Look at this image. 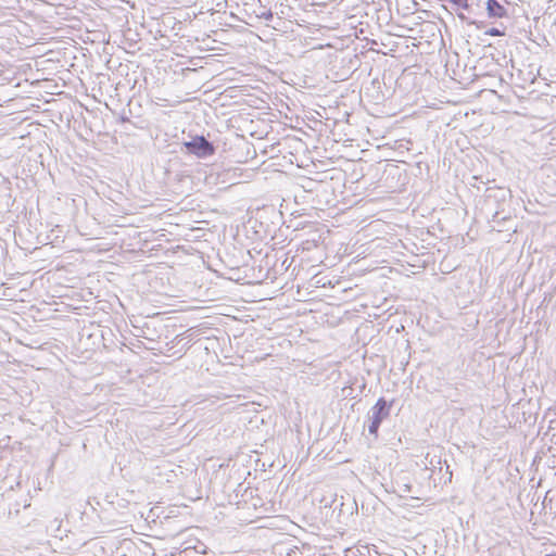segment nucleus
<instances>
[{
	"label": "nucleus",
	"mask_w": 556,
	"mask_h": 556,
	"mask_svg": "<svg viewBox=\"0 0 556 556\" xmlns=\"http://www.w3.org/2000/svg\"><path fill=\"white\" fill-rule=\"evenodd\" d=\"M509 190L505 188H488L485 194V210L491 214L493 223H501L509 218L505 214V205Z\"/></svg>",
	"instance_id": "1"
},
{
	"label": "nucleus",
	"mask_w": 556,
	"mask_h": 556,
	"mask_svg": "<svg viewBox=\"0 0 556 556\" xmlns=\"http://www.w3.org/2000/svg\"><path fill=\"white\" fill-rule=\"evenodd\" d=\"M393 401L388 402L384 397H379L376 404L368 412V432L378 438L379 428L384 419L390 416Z\"/></svg>",
	"instance_id": "2"
},
{
	"label": "nucleus",
	"mask_w": 556,
	"mask_h": 556,
	"mask_svg": "<svg viewBox=\"0 0 556 556\" xmlns=\"http://www.w3.org/2000/svg\"><path fill=\"white\" fill-rule=\"evenodd\" d=\"M184 147L191 154L200 159L211 156L215 153L216 148L213 142L208 141L204 136H195L190 141L184 142Z\"/></svg>",
	"instance_id": "3"
},
{
	"label": "nucleus",
	"mask_w": 556,
	"mask_h": 556,
	"mask_svg": "<svg viewBox=\"0 0 556 556\" xmlns=\"http://www.w3.org/2000/svg\"><path fill=\"white\" fill-rule=\"evenodd\" d=\"M485 5L490 17L502 18L508 15L507 8L500 0H486Z\"/></svg>",
	"instance_id": "4"
},
{
	"label": "nucleus",
	"mask_w": 556,
	"mask_h": 556,
	"mask_svg": "<svg viewBox=\"0 0 556 556\" xmlns=\"http://www.w3.org/2000/svg\"><path fill=\"white\" fill-rule=\"evenodd\" d=\"M439 467H435L432 469L433 475L439 476V481L442 484H447L452 481L453 472L450 468V465L444 460V463L441 462V459L438 460Z\"/></svg>",
	"instance_id": "5"
},
{
	"label": "nucleus",
	"mask_w": 556,
	"mask_h": 556,
	"mask_svg": "<svg viewBox=\"0 0 556 556\" xmlns=\"http://www.w3.org/2000/svg\"><path fill=\"white\" fill-rule=\"evenodd\" d=\"M257 17L264 20V21H271L273 17H274V14L270 10H262L258 14H257Z\"/></svg>",
	"instance_id": "6"
},
{
	"label": "nucleus",
	"mask_w": 556,
	"mask_h": 556,
	"mask_svg": "<svg viewBox=\"0 0 556 556\" xmlns=\"http://www.w3.org/2000/svg\"><path fill=\"white\" fill-rule=\"evenodd\" d=\"M484 35H489V36H503L504 35V30L497 28V27H491L489 29H486L484 31Z\"/></svg>",
	"instance_id": "7"
},
{
	"label": "nucleus",
	"mask_w": 556,
	"mask_h": 556,
	"mask_svg": "<svg viewBox=\"0 0 556 556\" xmlns=\"http://www.w3.org/2000/svg\"><path fill=\"white\" fill-rule=\"evenodd\" d=\"M500 2H502L505 7H506V4H510V2L508 0H500Z\"/></svg>",
	"instance_id": "8"
},
{
	"label": "nucleus",
	"mask_w": 556,
	"mask_h": 556,
	"mask_svg": "<svg viewBox=\"0 0 556 556\" xmlns=\"http://www.w3.org/2000/svg\"><path fill=\"white\" fill-rule=\"evenodd\" d=\"M545 556H556V552L551 553V554H546Z\"/></svg>",
	"instance_id": "9"
}]
</instances>
